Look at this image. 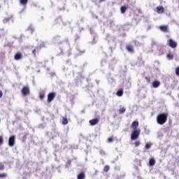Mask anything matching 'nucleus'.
I'll return each instance as SVG.
<instances>
[{"label": "nucleus", "mask_w": 179, "mask_h": 179, "mask_svg": "<svg viewBox=\"0 0 179 179\" xmlns=\"http://www.w3.org/2000/svg\"><path fill=\"white\" fill-rule=\"evenodd\" d=\"M169 117V113H162L157 116V122L159 125H164L167 122V118Z\"/></svg>", "instance_id": "f257e3e1"}, {"label": "nucleus", "mask_w": 179, "mask_h": 179, "mask_svg": "<svg viewBox=\"0 0 179 179\" xmlns=\"http://www.w3.org/2000/svg\"><path fill=\"white\" fill-rule=\"evenodd\" d=\"M139 135H141V130H134L131 134V141H136L139 138Z\"/></svg>", "instance_id": "f03ea898"}, {"label": "nucleus", "mask_w": 179, "mask_h": 179, "mask_svg": "<svg viewBox=\"0 0 179 179\" xmlns=\"http://www.w3.org/2000/svg\"><path fill=\"white\" fill-rule=\"evenodd\" d=\"M169 47H171V48H177V46L178 45V43H177V41L173 40V39H169L167 41Z\"/></svg>", "instance_id": "7ed1b4c3"}, {"label": "nucleus", "mask_w": 179, "mask_h": 179, "mask_svg": "<svg viewBox=\"0 0 179 179\" xmlns=\"http://www.w3.org/2000/svg\"><path fill=\"white\" fill-rule=\"evenodd\" d=\"M55 96H57V93H55V92H50L48 94L47 102L51 103V101H52L55 99Z\"/></svg>", "instance_id": "20e7f679"}, {"label": "nucleus", "mask_w": 179, "mask_h": 179, "mask_svg": "<svg viewBox=\"0 0 179 179\" xmlns=\"http://www.w3.org/2000/svg\"><path fill=\"white\" fill-rule=\"evenodd\" d=\"M21 93L23 96H28L30 94V88L29 86H24L21 90Z\"/></svg>", "instance_id": "39448f33"}, {"label": "nucleus", "mask_w": 179, "mask_h": 179, "mask_svg": "<svg viewBox=\"0 0 179 179\" xmlns=\"http://www.w3.org/2000/svg\"><path fill=\"white\" fill-rule=\"evenodd\" d=\"M99 121L100 119H99V117L94 118L90 120V124L91 125V127H94V125H97V124H99Z\"/></svg>", "instance_id": "423d86ee"}, {"label": "nucleus", "mask_w": 179, "mask_h": 179, "mask_svg": "<svg viewBox=\"0 0 179 179\" xmlns=\"http://www.w3.org/2000/svg\"><path fill=\"white\" fill-rule=\"evenodd\" d=\"M16 139V136H12L8 139L9 146H15V140Z\"/></svg>", "instance_id": "0eeeda50"}, {"label": "nucleus", "mask_w": 179, "mask_h": 179, "mask_svg": "<svg viewBox=\"0 0 179 179\" xmlns=\"http://www.w3.org/2000/svg\"><path fill=\"white\" fill-rule=\"evenodd\" d=\"M159 29L164 33H169V25H161Z\"/></svg>", "instance_id": "6e6552de"}, {"label": "nucleus", "mask_w": 179, "mask_h": 179, "mask_svg": "<svg viewBox=\"0 0 179 179\" xmlns=\"http://www.w3.org/2000/svg\"><path fill=\"white\" fill-rule=\"evenodd\" d=\"M22 58H23V55L20 52H17L14 56V59H15V61H19Z\"/></svg>", "instance_id": "1a4fd4ad"}, {"label": "nucleus", "mask_w": 179, "mask_h": 179, "mask_svg": "<svg viewBox=\"0 0 179 179\" xmlns=\"http://www.w3.org/2000/svg\"><path fill=\"white\" fill-rule=\"evenodd\" d=\"M126 50L128 51V52H131V54L135 52V50H134V46L132 45H127L126 46Z\"/></svg>", "instance_id": "9d476101"}, {"label": "nucleus", "mask_w": 179, "mask_h": 179, "mask_svg": "<svg viewBox=\"0 0 179 179\" xmlns=\"http://www.w3.org/2000/svg\"><path fill=\"white\" fill-rule=\"evenodd\" d=\"M131 127L132 129H134V131L137 130L138 127H139V122L134 121L131 123Z\"/></svg>", "instance_id": "9b49d317"}, {"label": "nucleus", "mask_w": 179, "mask_h": 179, "mask_svg": "<svg viewBox=\"0 0 179 179\" xmlns=\"http://www.w3.org/2000/svg\"><path fill=\"white\" fill-rule=\"evenodd\" d=\"M157 13H164V7L162 6H159L156 8Z\"/></svg>", "instance_id": "f8f14e48"}, {"label": "nucleus", "mask_w": 179, "mask_h": 179, "mask_svg": "<svg viewBox=\"0 0 179 179\" xmlns=\"http://www.w3.org/2000/svg\"><path fill=\"white\" fill-rule=\"evenodd\" d=\"M160 86V81L155 80L152 82V87H155V89L159 87Z\"/></svg>", "instance_id": "ddd939ff"}, {"label": "nucleus", "mask_w": 179, "mask_h": 179, "mask_svg": "<svg viewBox=\"0 0 179 179\" xmlns=\"http://www.w3.org/2000/svg\"><path fill=\"white\" fill-rule=\"evenodd\" d=\"M78 179H85L86 178V175L84 173V172H81L79 173L77 176Z\"/></svg>", "instance_id": "4468645a"}, {"label": "nucleus", "mask_w": 179, "mask_h": 179, "mask_svg": "<svg viewBox=\"0 0 179 179\" xmlns=\"http://www.w3.org/2000/svg\"><path fill=\"white\" fill-rule=\"evenodd\" d=\"M166 58L169 60L171 61L172 59H174V55L172 54L171 52H169L166 55Z\"/></svg>", "instance_id": "2eb2a0df"}, {"label": "nucleus", "mask_w": 179, "mask_h": 179, "mask_svg": "<svg viewBox=\"0 0 179 179\" xmlns=\"http://www.w3.org/2000/svg\"><path fill=\"white\" fill-rule=\"evenodd\" d=\"M117 96H118V97H121L122 96H123L124 94V90L120 89V90H118L116 92Z\"/></svg>", "instance_id": "dca6fc26"}, {"label": "nucleus", "mask_w": 179, "mask_h": 179, "mask_svg": "<svg viewBox=\"0 0 179 179\" xmlns=\"http://www.w3.org/2000/svg\"><path fill=\"white\" fill-rule=\"evenodd\" d=\"M149 164L150 166H155V164H156V160L155 159V158H151L150 159Z\"/></svg>", "instance_id": "f3484780"}, {"label": "nucleus", "mask_w": 179, "mask_h": 179, "mask_svg": "<svg viewBox=\"0 0 179 179\" xmlns=\"http://www.w3.org/2000/svg\"><path fill=\"white\" fill-rule=\"evenodd\" d=\"M37 50H38V47H36L34 48V50H32V55H34V57H37Z\"/></svg>", "instance_id": "a211bd4d"}, {"label": "nucleus", "mask_w": 179, "mask_h": 179, "mask_svg": "<svg viewBox=\"0 0 179 179\" xmlns=\"http://www.w3.org/2000/svg\"><path fill=\"white\" fill-rule=\"evenodd\" d=\"M128 9V7H127V6H122L121 8H120V12H121V13H125V12H127V10Z\"/></svg>", "instance_id": "6ab92c4d"}, {"label": "nucleus", "mask_w": 179, "mask_h": 179, "mask_svg": "<svg viewBox=\"0 0 179 179\" xmlns=\"http://www.w3.org/2000/svg\"><path fill=\"white\" fill-rule=\"evenodd\" d=\"M28 2H29V0H20V3H21V5H23V6L27 5Z\"/></svg>", "instance_id": "aec40b11"}, {"label": "nucleus", "mask_w": 179, "mask_h": 179, "mask_svg": "<svg viewBox=\"0 0 179 179\" xmlns=\"http://www.w3.org/2000/svg\"><path fill=\"white\" fill-rule=\"evenodd\" d=\"M126 108L122 107V108H120L119 109V114H124V113H125L126 111Z\"/></svg>", "instance_id": "412c9836"}, {"label": "nucleus", "mask_w": 179, "mask_h": 179, "mask_svg": "<svg viewBox=\"0 0 179 179\" xmlns=\"http://www.w3.org/2000/svg\"><path fill=\"white\" fill-rule=\"evenodd\" d=\"M62 124L63 125H66L68 124V119L66 117L62 118Z\"/></svg>", "instance_id": "4be33fe9"}, {"label": "nucleus", "mask_w": 179, "mask_h": 179, "mask_svg": "<svg viewBox=\"0 0 179 179\" xmlns=\"http://www.w3.org/2000/svg\"><path fill=\"white\" fill-rule=\"evenodd\" d=\"M44 97H45V93H40L39 94V99H40V100H43Z\"/></svg>", "instance_id": "5701e85b"}, {"label": "nucleus", "mask_w": 179, "mask_h": 179, "mask_svg": "<svg viewBox=\"0 0 179 179\" xmlns=\"http://www.w3.org/2000/svg\"><path fill=\"white\" fill-rule=\"evenodd\" d=\"M6 177H8V173H0V178H6Z\"/></svg>", "instance_id": "b1692460"}, {"label": "nucleus", "mask_w": 179, "mask_h": 179, "mask_svg": "<svg viewBox=\"0 0 179 179\" xmlns=\"http://www.w3.org/2000/svg\"><path fill=\"white\" fill-rule=\"evenodd\" d=\"M108 170H110V166L106 165V166L103 167V171H105L106 173H107V171H108Z\"/></svg>", "instance_id": "393cba45"}, {"label": "nucleus", "mask_w": 179, "mask_h": 179, "mask_svg": "<svg viewBox=\"0 0 179 179\" xmlns=\"http://www.w3.org/2000/svg\"><path fill=\"white\" fill-rule=\"evenodd\" d=\"M108 143H112V142H114V137H110L108 138Z\"/></svg>", "instance_id": "a878e982"}, {"label": "nucleus", "mask_w": 179, "mask_h": 179, "mask_svg": "<svg viewBox=\"0 0 179 179\" xmlns=\"http://www.w3.org/2000/svg\"><path fill=\"white\" fill-rule=\"evenodd\" d=\"M2 170H5V165H3L2 163H0V171H2Z\"/></svg>", "instance_id": "bb28decb"}, {"label": "nucleus", "mask_w": 179, "mask_h": 179, "mask_svg": "<svg viewBox=\"0 0 179 179\" xmlns=\"http://www.w3.org/2000/svg\"><path fill=\"white\" fill-rule=\"evenodd\" d=\"M175 72H176V75L177 76H179V66L176 67Z\"/></svg>", "instance_id": "cd10ccee"}, {"label": "nucleus", "mask_w": 179, "mask_h": 179, "mask_svg": "<svg viewBox=\"0 0 179 179\" xmlns=\"http://www.w3.org/2000/svg\"><path fill=\"white\" fill-rule=\"evenodd\" d=\"M9 20H10V18H4L3 20V23L6 24V23H8V22H9Z\"/></svg>", "instance_id": "c85d7f7f"}, {"label": "nucleus", "mask_w": 179, "mask_h": 179, "mask_svg": "<svg viewBox=\"0 0 179 179\" xmlns=\"http://www.w3.org/2000/svg\"><path fill=\"white\" fill-rule=\"evenodd\" d=\"M99 153H100V155H101L102 156H105V155H106V151H104V150H100Z\"/></svg>", "instance_id": "c756f323"}, {"label": "nucleus", "mask_w": 179, "mask_h": 179, "mask_svg": "<svg viewBox=\"0 0 179 179\" xmlns=\"http://www.w3.org/2000/svg\"><path fill=\"white\" fill-rule=\"evenodd\" d=\"M145 80L147 83H150V77H145Z\"/></svg>", "instance_id": "7c9ffc66"}, {"label": "nucleus", "mask_w": 179, "mask_h": 179, "mask_svg": "<svg viewBox=\"0 0 179 179\" xmlns=\"http://www.w3.org/2000/svg\"><path fill=\"white\" fill-rule=\"evenodd\" d=\"M141 145V141H136L135 143V146L136 148H138Z\"/></svg>", "instance_id": "2f4dec72"}, {"label": "nucleus", "mask_w": 179, "mask_h": 179, "mask_svg": "<svg viewBox=\"0 0 179 179\" xmlns=\"http://www.w3.org/2000/svg\"><path fill=\"white\" fill-rule=\"evenodd\" d=\"M3 143V138L2 136H0V145H2Z\"/></svg>", "instance_id": "473e14b6"}, {"label": "nucleus", "mask_w": 179, "mask_h": 179, "mask_svg": "<svg viewBox=\"0 0 179 179\" xmlns=\"http://www.w3.org/2000/svg\"><path fill=\"white\" fill-rule=\"evenodd\" d=\"M145 149H150V144L147 143V144L145 145Z\"/></svg>", "instance_id": "72a5a7b5"}, {"label": "nucleus", "mask_w": 179, "mask_h": 179, "mask_svg": "<svg viewBox=\"0 0 179 179\" xmlns=\"http://www.w3.org/2000/svg\"><path fill=\"white\" fill-rule=\"evenodd\" d=\"M3 94L2 93V90H0V99H1V97H2Z\"/></svg>", "instance_id": "f704fd0d"}, {"label": "nucleus", "mask_w": 179, "mask_h": 179, "mask_svg": "<svg viewBox=\"0 0 179 179\" xmlns=\"http://www.w3.org/2000/svg\"><path fill=\"white\" fill-rule=\"evenodd\" d=\"M57 22H62V19H61V18H57Z\"/></svg>", "instance_id": "c9c22d12"}, {"label": "nucleus", "mask_w": 179, "mask_h": 179, "mask_svg": "<svg viewBox=\"0 0 179 179\" xmlns=\"http://www.w3.org/2000/svg\"><path fill=\"white\" fill-rule=\"evenodd\" d=\"M71 163V160H68V161H67V164L70 165Z\"/></svg>", "instance_id": "e433bc0d"}, {"label": "nucleus", "mask_w": 179, "mask_h": 179, "mask_svg": "<svg viewBox=\"0 0 179 179\" xmlns=\"http://www.w3.org/2000/svg\"><path fill=\"white\" fill-rule=\"evenodd\" d=\"M31 33H33V31H34V29L33 28H31Z\"/></svg>", "instance_id": "4c0bfd02"}, {"label": "nucleus", "mask_w": 179, "mask_h": 179, "mask_svg": "<svg viewBox=\"0 0 179 179\" xmlns=\"http://www.w3.org/2000/svg\"><path fill=\"white\" fill-rule=\"evenodd\" d=\"M106 0H100V2H104Z\"/></svg>", "instance_id": "58836bf2"}]
</instances>
